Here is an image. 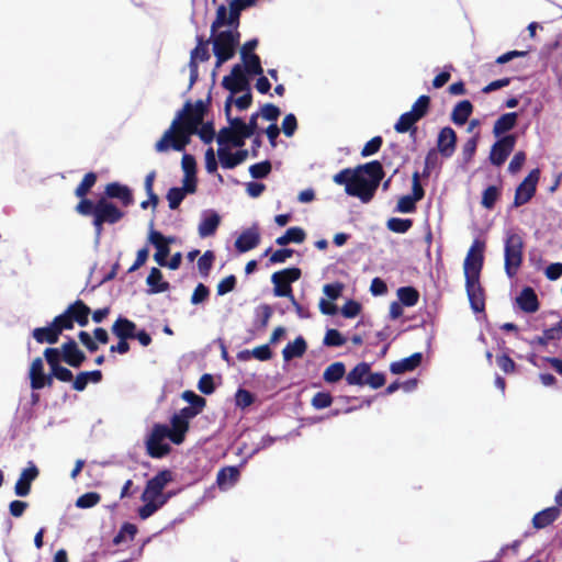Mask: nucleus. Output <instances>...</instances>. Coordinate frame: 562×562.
Here are the masks:
<instances>
[{
  "mask_svg": "<svg viewBox=\"0 0 562 562\" xmlns=\"http://www.w3.org/2000/svg\"><path fill=\"white\" fill-rule=\"evenodd\" d=\"M192 103L187 101L182 110L178 111L171 122L170 127L164 133L162 137L156 143L155 148L159 153L172 148L176 151H183L190 143V137L194 134L196 127L190 119L182 122L190 112Z\"/></svg>",
  "mask_w": 562,
  "mask_h": 562,
  "instance_id": "1",
  "label": "nucleus"
},
{
  "mask_svg": "<svg viewBox=\"0 0 562 562\" xmlns=\"http://www.w3.org/2000/svg\"><path fill=\"white\" fill-rule=\"evenodd\" d=\"M239 40L240 33L237 29L216 31L214 35L211 33L209 41L213 45V54L216 57L215 68L235 56Z\"/></svg>",
  "mask_w": 562,
  "mask_h": 562,
  "instance_id": "2",
  "label": "nucleus"
},
{
  "mask_svg": "<svg viewBox=\"0 0 562 562\" xmlns=\"http://www.w3.org/2000/svg\"><path fill=\"white\" fill-rule=\"evenodd\" d=\"M124 216V212L121 211L113 202L106 200V198H100L97 200V211L92 221L94 227V245L100 244V239L103 233L104 224H116Z\"/></svg>",
  "mask_w": 562,
  "mask_h": 562,
  "instance_id": "3",
  "label": "nucleus"
},
{
  "mask_svg": "<svg viewBox=\"0 0 562 562\" xmlns=\"http://www.w3.org/2000/svg\"><path fill=\"white\" fill-rule=\"evenodd\" d=\"M524 240L519 234L508 232L504 240V268L509 278L516 276L522 263Z\"/></svg>",
  "mask_w": 562,
  "mask_h": 562,
  "instance_id": "4",
  "label": "nucleus"
},
{
  "mask_svg": "<svg viewBox=\"0 0 562 562\" xmlns=\"http://www.w3.org/2000/svg\"><path fill=\"white\" fill-rule=\"evenodd\" d=\"M172 481V472L168 469L159 471L149 479L142 494V501L153 499L158 505H165L170 499V495H164V490Z\"/></svg>",
  "mask_w": 562,
  "mask_h": 562,
  "instance_id": "5",
  "label": "nucleus"
},
{
  "mask_svg": "<svg viewBox=\"0 0 562 562\" xmlns=\"http://www.w3.org/2000/svg\"><path fill=\"white\" fill-rule=\"evenodd\" d=\"M170 428L165 424H155L150 434L146 438L147 453L155 459H160L169 453L170 447L164 442L166 438L170 440Z\"/></svg>",
  "mask_w": 562,
  "mask_h": 562,
  "instance_id": "6",
  "label": "nucleus"
},
{
  "mask_svg": "<svg viewBox=\"0 0 562 562\" xmlns=\"http://www.w3.org/2000/svg\"><path fill=\"white\" fill-rule=\"evenodd\" d=\"M484 244L475 239L464 259L463 270L465 279H480V272L483 267Z\"/></svg>",
  "mask_w": 562,
  "mask_h": 562,
  "instance_id": "7",
  "label": "nucleus"
},
{
  "mask_svg": "<svg viewBox=\"0 0 562 562\" xmlns=\"http://www.w3.org/2000/svg\"><path fill=\"white\" fill-rule=\"evenodd\" d=\"M516 142L517 136L515 134H507L497 138L491 147L490 162L496 167L502 166L514 150Z\"/></svg>",
  "mask_w": 562,
  "mask_h": 562,
  "instance_id": "8",
  "label": "nucleus"
},
{
  "mask_svg": "<svg viewBox=\"0 0 562 562\" xmlns=\"http://www.w3.org/2000/svg\"><path fill=\"white\" fill-rule=\"evenodd\" d=\"M540 179V170L538 168L532 169L521 183L516 188L514 206L518 207L528 203L537 191V184Z\"/></svg>",
  "mask_w": 562,
  "mask_h": 562,
  "instance_id": "9",
  "label": "nucleus"
},
{
  "mask_svg": "<svg viewBox=\"0 0 562 562\" xmlns=\"http://www.w3.org/2000/svg\"><path fill=\"white\" fill-rule=\"evenodd\" d=\"M148 241L156 248V252L154 255L155 261L161 266H167V257L170 254L169 245L175 241L173 237H167L162 235L160 232L150 229L148 235Z\"/></svg>",
  "mask_w": 562,
  "mask_h": 562,
  "instance_id": "10",
  "label": "nucleus"
},
{
  "mask_svg": "<svg viewBox=\"0 0 562 562\" xmlns=\"http://www.w3.org/2000/svg\"><path fill=\"white\" fill-rule=\"evenodd\" d=\"M356 172L359 178L375 188H379L384 177L383 166L379 160H372L364 165L358 166L356 168Z\"/></svg>",
  "mask_w": 562,
  "mask_h": 562,
  "instance_id": "11",
  "label": "nucleus"
},
{
  "mask_svg": "<svg viewBox=\"0 0 562 562\" xmlns=\"http://www.w3.org/2000/svg\"><path fill=\"white\" fill-rule=\"evenodd\" d=\"M106 200H117L122 206H130L134 202L133 192L130 187L121 182H110L104 189Z\"/></svg>",
  "mask_w": 562,
  "mask_h": 562,
  "instance_id": "12",
  "label": "nucleus"
},
{
  "mask_svg": "<svg viewBox=\"0 0 562 562\" xmlns=\"http://www.w3.org/2000/svg\"><path fill=\"white\" fill-rule=\"evenodd\" d=\"M63 361L72 368H79L87 359L85 352L78 347L77 342L68 337L61 345Z\"/></svg>",
  "mask_w": 562,
  "mask_h": 562,
  "instance_id": "13",
  "label": "nucleus"
},
{
  "mask_svg": "<svg viewBox=\"0 0 562 562\" xmlns=\"http://www.w3.org/2000/svg\"><path fill=\"white\" fill-rule=\"evenodd\" d=\"M29 464L30 465L21 472L14 486V493L20 497H25L30 494L32 482L38 476L37 467L33 462Z\"/></svg>",
  "mask_w": 562,
  "mask_h": 562,
  "instance_id": "14",
  "label": "nucleus"
},
{
  "mask_svg": "<svg viewBox=\"0 0 562 562\" xmlns=\"http://www.w3.org/2000/svg\"><path fill=\"white\" fill-rule=\"evenodd\" d=\"M457 145V134L450 126L442 127L439 131L437 139L438 151L446 158H450Z\"/></svg>",
  "mask_w": 562,
  "mask_h": 562,
  "instance_id": "15",
  "label": "nucleus"
},
{
  "mask_svg": "<svg viewBox=\"0 0 562 562\" xmlns=\"http://www.w3.org/2000/svg\"><path fill=\"white\" fill-rule=\"evenodd\" d=\"M260 243V234L257 224L243 231L235 240V248L239 252H247L256 248Z\"/></svg>",
  "mask_w": 562,
  "mask_h": 562,
  "instance_id": "16",
  "label": "nucleus"
},
{
  "mask_svg": "<svg viewBox=\"0 0 562 562\" xmlns=\"http://www.w3.org/2000/svg\"><path fill=\"white\" fill-rule=\"evenodd\" d=\"M465 290L470 302V306L473 310V312H483L485 304L483 289L480 284V279H465Z\"/></svg>",
  "mask_w": 562,
  "mask_h": 562,
  "instance_id": "17",
  "label": "nucleus"
},
{
  "mask_svg": "<svg viewBox=\"0 0 562 562\" xmlns=\"http://www.w3.org/2000/svg\"><path fill=\"white\" fill-rule=\"evenodd\" d=\"M221 224V216L214 210H205L201 214V222L198 232L201 238H206L215 234Z\"/></svg>",
  "mask_w": 562,
  "mask_h": 562,
  "instance_id": "18",
  "label": "nucleus"
},
{
  "mask_svg": "<svg viewBox=\"0 0 562 562\" xmlns=\"http://www.w3.org/2000/svg\"><path fill=\"white\" fill-rule=\"evenodd\" d=\"M376 190L378 188L357 177L353 186L346 188V194L358 198L362 203H369L373 199Z\"/></svg>",
  "mask_w": 562,
  "mask_h": 562,
  "instance_id": "19",
  "label": "nucleus"
},
{
  "mask_svg": "<svg viewBox=\"0 0 562 562\" xmlns=\"http://www.w3.org/2000/svg\"><path fill=\"white\" fill-rule=\"evenodd\" d=\"M516 303L525 313H536L539 310V300L531 286H525L516 297Z\"/></svg>",
  "mask_w": 562,
  "mask_h": 562,
  "instance_id": "20",
  "label": "nucleus"
},
{
  "mask_svg": "<svg viewBox=\"0 0 562 562\" xmlns=\"http://www.w3.org/2000/svg\"><path fill=\"white\" fill-rule=\"evenodd\" d=\"M518 116L517 112H507L502 114L494 123V136L501 138L502 136L507 135V133L517 125Z\"/></svg>",
  "mask_w": 562,
  "mask_h": 562,
  "instance_id": "21",
  "label": "nucleus"
},
{
  "mask_svg": "<svg viewBox=\"0 0 562 562\" xmlns=\"http://www.w3.org/2000/svg\"><path fill=\"white\" fill-rule=\"evenodd\" d=\"M423 358L424 356L422 352H415L409 357L392 362L390 366V371L393 374H402L413 371L422 363Z\"/></svg>",
  "mask_w": 562,
  "mask_h": 562,
  "instance_id": "22",
  "label": "nucleus"
},
{
  "mask_svg": "<svg viewBox=\"0 0 562 562\" xmlns=\"http://www.w3.org/2000/svg\"><path fill=\"white\" fill-rule=\"evenodd\" d=\"M136 329V324L124 316H119L111 328L113 335L122 340L134 339Z\"/></svg>",
  "mask_w": 562,
  "mask_h": 562,
  "instance_id": "23",
  "label": "nucleus"
},
{
  "mask_svg": "<svg viewBox=\"0 0 562 562\" xmlns=\"http://www.w3.org/2000/svg\"><path fill=\"white\" fill-rule=\"evenodd\" d=\"M561 515L558 506L547 507L538 512L532 518V526L536 529H543L554 522Z\"/></svg>",
  "mask_w": 562,
  "mask_h": 562,
  "instance_id": "24",
  "label": "nucleus"
},
{
  "mask_svg": "<svg viewBox=\"0 0 562 562\" xmlns=\"http://www.w3.org/2000/svg\"><path fill=\"white\" fill-rule=\"evenodd\" d=\"M307 349L306 340L303 336H297L293 341L286 344L282 350L284 361H291L294 358H301Z\"/></svg>",
  "mask_w": 562,
  "mask_h": 562,
  "instance_id": "25",
  "label": "nucleus"
},
{
  "mask_svg": "<svg viewBox=\"0 0 562 562\" xmlns=\"http://www.w3.org/2000/svg\"><path fill=\"white\" fill-rule=\"evenodd\" d=\"M240 475L237 467H225L216 475V483L221 490H227L236 484Z\"/></svg>",
  "mask_w": 562,
  "mask_h": 562,
  "instance_id": "26",
  "label": "nucleus"
},
{
  "mask_svg": "<svg viewBox=\"0 0 562 562\" xmlns=\"http://www.w3.org/2000/svg\"><path fill=\"white\" fill-rule=\"evenodd\" d=\"M32 336L38 344L54 345L58 341L60 335L50 322L47 326L33 329Z\"/></svg>",
  "mask_w": 562,
  "mask_h": 562,
  "instance_id": "27",
  "label": "nucleus"
},
{
  "mask_svg": "<svg viewBox=\"0 0 562 562\" xmlns=\"http://www.w3.org/2000/svg\"><path fill=\"white\" fill-rule=\"evenodd\" d=\"M170 423V441L175 445H181L184 441L187 431L189 430V423H184L178 414H173Z\"/></svg>",
  "mask_w": 562,
  "mask_h": 562,
  "instance_id": "28",
  "label": "nucleus"
},
{
  "mask_svg": "<svg viewBox=\"0 0 562 562\" xmlns=\"http://www.w3.org/2000/svg\"><path fill=\"white\" fill-rule=\"evenodd\" d=\"M71 312L72 323H77L79 326L85 327L89 323V314L91 313L90 307L81 300L75 301L69 305Z\"/></svg>",
  "mask_w": 562,
  "mask_h": 562,
  "instance_id": "29",
  "label": "nucleus"
},
{
  "mask_svg": "<svg viewBox=\"0 0 562 562\" xmlns=\"http://www.w3.org/2000/svg\"><path fill=\"white\" fill-rule=\"evenodd\" d=\"M102 380V372L100 370L82 371L77 374L72 381V389L82 392L86 390L89 382L99 383Z\"/></svg>",
  "mask_w": 562,
  "mask_h": 562,
  "instance_id": "30",
  "label": "nucleus"
},
{
  "mask_svg": "<svg viewBox=\"0 0 562 562\" xmlns=\"http://www.w3.org/2000/svg\"><path fill=\"white\" fill-rule=\"evenodd\" d=\"M146 283L149 286L148 293L157 294L167 291L170 288L169 282L162 280L161 271L153 267L147 279Z\"/></svg>",
  "mask_w": 562,
  "mask_h": 562,
  "instance_id": "31",
  "label": "nucleus"
},
{
  "mask_svg": "<svg viewBox=\"0 0 562 562\" xmlns=\"http://www.w3.org/2000/svg\"><path fill=\"white\" fill-rule=\"evenodd\" d=\"M473 112V105L469 100L459 101L451 113V120L456 125H463Z\"/></svg>",
  "mask_w": 562,
  "mask_h": 562,
  "instance_id": "32",
  "label": "nucleus"
},
{
  "mask_svg": "<svg viewBox=\"0 0 562 562\" xmlns=\"http://www.w3.org/2000/svg\"><path fill=\"white\" fill-rule=\"evenodd\" d=\"M370 364L368 362L358 363L347 375L346 381L349 385L362 386L366 384V376L370 373Z\"/></svg>",
  "mask_w": 562,
  "mask_h": 562,
  "instance_id": "33",
  "label": "nucleus"
},
{
  "mask_svg": "<svg viewBox=\"0 0 562 562\" xmlns=\"http://www.w3.org/2000/svg\"><path fill=\"white\" fill-rule=\"evenodd\" d=\"M305 232L297 226L286 229V232L276 239L277 245L286 246L290 243L302 244L305 239Z\"/></svg>",
  "mask_w": 562,
  "mask_h": 562,
  "instance_id": "34",
  "label": "nucleus"
},
{
  "mask_svg": "<svg viewBox=\"0 0 562 562\" xmlns=\"http://www.w3.org/2000/svg\"><path fill=\"white\" fill-rule=\"evenodd\" d=\"M210 41H204L203 36H196V46L190 53V60L198 64V61H207L210 59L209 52Z\"/></svg>",
  "mask_w": 562,
  "mask_h": 562,
  "instance_id": "35",
  "label": "nucleus"
},
{
  "mask_svg": "<svg viewBox=\"0 0 562 562\" xmlns=\"http://www.w3.org/2000/svg\"><path fill=\"white\" fill-rule=\"evenodd\" d=\"M225 25L235 29V23L231 21V14L227 7L225 4H221L216 10V18L212 22L211 33L214 35L216 31H220V29Z\"/></svg>",
  "mask_w": 562,
  "mask_h": 562,
  "instance_id": "36",
  "label": "nucleus"
},
{
  "mask_svg": "<svg viewBox=\"0 0 562 562\" xmlns=\"http://www.w3.org/2000/svg\"><path fill=\"white\" fill-rule=\"evenodd\" d=\"M346 374V367L342 362H334L326 368L323 373V379L327 383H336Z\"/></svg>",
  "mask_w": 562,
  "mask_h": 562,
  "instance_id": "37",
  "label": "nucleus"
},
{
  "mask_svg": "<svg viewBox=\"0 0 562 562\" xmlns=\"http://www.w3.org/2000/svg\"><path fill=\"white\" fill-rule=\"evenodd\" d=\"M397 297H398V301L404 305V306H407V307H411V306H414L417 304L418 302V299H419V293L418 291L413 288V286H401L398 290H397Z\"/></svg>",
  "mask_w": 562,
  "mask_h": 562,
  "instance_id": "38",
  "label": "nucleus"
},
{
  "mask_svg": "<svg viewBox=\"0 0 562 562\" xmlns=\"http://www.w3.org/2000/svg\"><path fill=\"white\" fill-rule=\"evenodd\" d=\"M561 335L559 334L555 325L550 327V328H547L543 330V335L542 336H536L535 338L530 339V340H526L532 348H535L536 346H547L549 341L551 340H558L560 339Z\"/></svg>",
  "mask_w": 562,
  "mask_h": 562,
  "instance_id": "39",
  "label": "nucleus"
},
{
  "mask_svg": "<svg viewBox=\"0 0 562 562\" xmlns=\"http://www.w3.org/2000/svg\"><path fill=\"white\" fill-rule=\"evenodd\" d=\"M137 533V527L131 522H124L119 532L113 538V543L119 546L126 541H132Z\"/></svg>",
  "mask_w": 562,
  "mask_h": 562,
  "instance_id": "40",
  "label": "nucleus"
},
{
  "mask_svg": "<svg viewBox=\"0 0 562 562\" xmlns=\"http://www.w3.org/2000/svg\"><path fill=\"white\" fill-rule=\"evenodd\" d=\"M232 104H233V97L228 95V98L225 101V106H224L225 115H226V119L228 122L227 127L232 128V132L243 131L245 127V121L239 116L232 117V115H231Z\"/></svg>",
  "mask_w": 562,
  "mask_h": 562,
  "instance_id": "41",
  "label": "nucleus"
},
{
  "mask_svg": "<svg viewBox=\"0 0 562 562\" xmlns=\"http://www.w3.org/2000/svg\"><path fill=\"white\" fill-rule=\"evenodd\" d=\"M254 3V0H232L229 2L228 11L231 14V21L235 23V29H237L239 24L240 12L247 7L252 5Z\"/></svg>",
  "mask_w": 562,
  "mask_h": 562,
  "instance_id": "42",
  "label": "nucleus"
},
{
  "mask_svg": "<svg viewBox=\"0 0 562 562\" xmlns=\"http://www.w3.org/2000/svg\"><path fill=\"white\" fill-rule=\"evenodd\" d=\"M52 323L56 330L59 331V335H61L64 330L72 329L74 323L69 306L61 314L57 315Z\"/></svg>",
  "mask_w": 562,
  "mask_h": 562,
  "instance_id": "43",
  "label": "nucleus"
},
{
  "mask_svg": "<svg viewBox=\"0 0 562 562\" xmlns=\"http://www.w3.org/2000/svg\"><path fill=\"white\" fill-rule=\"evenodd\" d=\"M271 282L273 284V294L278 297H288L291 300L293 295L292 288L289 284H282L281 273H273L271 276Z\"/></svg>",
  "mask_w": 562,
  "mask_h": 562,
  "instance_id": "44",
  "label": "nucleus"
},
{
  "mask_svg": "<svg viewBox=\"0 0 562 562\" xmlns=\"http://www.w3.org/2000/svg\"><path fill=\"white\" fill-rule=\"evenodd\" d=\"M245 70L248 75L258 76L263 74L260 57L251 53L246 59H243Z\"/></svg>",
  "mask_w": 562,
  "mask_h": 562,
  "instance_id": "45",
  "label": "nucleus"
},
{
  "mask_svg": "<svg viewBox=\"0 0 562 562\" xmlns=\"http://www.w3.org/2000/svg\"><path fill=\"white\" fill-rule=\"evenodd\" d=\"M217 157L224 169H234L239 165L235 158V154L232 153L228 147H218Z\"/></svg>",
  "mask_w": 562,
  "mask_h": 562,
  "instance_id": "46",
  "label": "nucleus"
},
{
  "mask_svg": "<svg viewBox=\"0 0 562 562\" xmlns=\"http://www.w3.org/2000/svg\"><path fill=\"white\" fill-rule=\"evenodd\" d=\"M210 102V97L206 101L198 100L194 104H192L190 111L194 109V113L190 115L188 119L192 121L195 126L202 124L203 117L207 112V103Z\"/></svg>",
  "mask_w": 562,
  "mask_h": 562,
  "instance_id": "47",
  "label": "nucleus"
},
{
  "mask_svg": "<svg viewBox=\"0 0 562 562\" xmlns=\"http://www.w3.org/2000/svg\"><path fill=\"white\" fill-rule=\"evenodd\" d=\"M186 196H187L186 192L183 190H181L179 187L170 188L166 194V199L168 201L169 209L177 210Z\"/></svg>",
  "mask_w": 562,
  "mask_h": 562,
  "instance_id": "48",
  "label": "nucleus"
},
{
  "mask_svg": "<svg viewBox=\"0 0 562 562\" xmlns=\"http://www.w3.org/2000/svg\"><path fill=\"white\" fill-rule=\"evenodd\" d=\"M386 226L394 233L405 234L413 226V221L411 218L391 217Z\"/></svg>",
  "mask_w": 562,
  "mask_h": 562,
  "instance_id": "49",
  "label": "nucleus"
},
{
  "mask_svg": "<svg viewBox=\"0 0 562 562\" xmlns=\"http://www.w3.org/2000/svg\"><path fill=\"white\" fill-rule=\"evenodd\" d=\"M194 134L198 135L204 144H211L216 136L213 122H206L202 124L200 128L196 126Z\"/></svg>",
  "mask_w": 562,
  "mask_h": 562,
  "instance_id": "50",
  "label": "nucleus"
},
{
  "mask_svg": "<svg viewBox=\"0 0 562 562\" xmlns=\"http://www.w3.org/2000/svg\"><path fill=\"white\" fill-rule=\"evenodd\" d=\"M358 177L356 169L346 168L336 173L333 178L334 182L340 186H353L355 179Z\"/></svg>",
  "mask_w": 562,
  "mask_h": 562,
  "instance_id": "51",
  "label": "nucleus"
},
{
  "mask_svg": "<svg viewBox=\"0 0 562 562\" xmlns=\"http://www.w3.org/2000/svg\"><path fill=\"white\" fill-rule=\"evenodd\" d=\"M272 166L269 160L254 164L249 167V173L254 179H263L271 172Z\"/></svg>",
  "mask_w": 562,
  "mask_h": 562,
  "instance_id": "52",
  "label": "nucleus"
},
{
  "mask_svg": "<svg viewBox=\"0 0 562 562\" xmlns=\"http://www.w3.org/2000/svg\"><path fill=\"white\" fill-rule=\"evenodd\" d=\"M101 499V496L97 492H87L80 495L76 501L78 508L88 509L95 506Z\"/></svg>",
  "mask_w": 562,
  "mask_h": 562,
  "instance_id": "53",
  "label": "nucleus"
},
{
  "mask_svg": "<svg viewBox=\"0 0 562 562\" xmlns=\"http://www.w3.org/2000/svg\"><path fill=\"white\" fill-rule=\"evenodd\" d=\"M394 130L401 134L409 132L412 138H415L417 132L416 126L411 122L409 116L405 113L400 116L394 125Z\"/></svg>",
  "mask_w": 562,
  "mask_h": 562,
  "instance_id": "54",
  "label": "nucleus"
},
{
  "mask_svg": "<svg viewBox=\"0 0 562 562\" xmlns=\"http://www.w3.org/2000/svg\"><path fill=\"white\" fill-rule=\"evenodd\" d=\"M480 139V134L476 133L474 136L469 138L462 147V159L464 164H468L472 160L475 155L477 144Z\"/></svg>",
  "mask_w": 562,
  "mask_h": 562,
  "instance_id": "55",
  "label": "nucleus"
},
{
  "mask_svg": "<svg viewBox=\"0 0 562 562\" xmlns=\"http://www.w3.org/2000/svg\"><path fill=\"white\" fill-rule=\"evenodd\" d=\"M499 196V189L496 186H488L482 193V205L491 210L494 207L497 199Z\"/></svg>",
  "mask_w": 562,
  "mask_h": 562,
  "instance_id": "56",
  "label": "nucleus"
},
{
  "mask_svg": "<svg viewBox=\"0 0 562 562\" xmlns=\"http://www.w3.org/2000/svg\"><path fill=\"white\" fill-rule=\"evenodd\" d=\"M97 182V175L94 172H88L85 175L83 179L77 187L75 194L78 198H83L87 195V193L90 191V189Z\"/></svg>",
  "mask_w": 562,
  "mask_h": 562,
  "instance_id": "57",
  "label": "nucleus"
},
{
  "mask_svg": "<svg viewBox=\"0 0 562 562\" xmlns=\"http://www.w3.org/2000/svg\"><path fill=\"white\" fill-rule=\"evenodd\" d=\"M187 403H189V407L194 408L199 413L206 405V401L203 396L196 394L193 391H184L181 396Z\"/></svg>",
  "mask_w": 562,
  "mask_h": 562,
  "instance_id": "58",
  "label": "nucleus"
},
{
  "mask_svg": "<svg viewBox=\"0 0 562 562\" xmlns=\"http://www.w3.org/2000/svg\"><path fill=\"white\" fill-rule=\"evenodd\" d=\"M345 342L346 339L341 333L334 328L327 329L323 340V344L327 347H341Z\"/></svg>",
  "mask_w": 562,
  "mask_h": 562,
  "instance_id": "59",
  "label": "nucleus"
},
{
  "mask_svg": "<svg viewBox=\"0 0 562 562\" xmlns=\"http://www.w3.org/2000/svg\"><path fill=\"white\" fill-rule=\"evenodd\" d=\"M144 505L138 508V516L140 519L145 520L153 516L158 509H160L164 505H158L159 503L153 499L143 501Z\"/></svg>",
  "mask_w": 562,
  "mask_h": 562,
  "instance_id": "60",
  "label": "nucleus"
},
{
  "mask_svg": "<svg viewBox=\"0 0 562 562\" xmlns=\"http://www.w3.org/2000/svg\"><path fill=\"white\" fill-rule=\"evenodd\" d=\"M417 201L411 195L406 194L398 199L396 211L404 214H409L415 212Z\"/></svg>",
  "mask_w": 562,
  "mask_h": 562,
  "instance_id": "61",
  "label": "nucleus"
},
{
  "mask_svg": "<svg viewBox=\"0 0 562 562\" xmlns=\"http://www.w3.org/2000/svg\"><path fill=\"white\" fill-rule=\"evenodd\" d=\"M76 211L83 216L92 215L94 217L97 211V201L93 202L90 199L81 198L80 202L76 206Z\"/></svg>",
  "mask_w": 562,
  "mask_h": 562,
  "instance_id": "62",
  "label": "nucleus"
},
{
  "mask_svg": "<svg viewBox=\"0 0 562 562\" xmlns=\"http://www.w3.org/2000/svg\"><path fill=\"white\" fill-rule=\"evenodd\" d=\"M255 402V396L245 389H238L235 394V404L237 407L246 408Z\"/></svg>",
  "mask_w": 562,
  "mask_h": 562,
  "instance_id": "63",
  "label": "nucleus"
},
{
  "mask_svg": "<svg viewBox=\"0 0 562 562\" xmlns=\"http://www.w3.org/2000/svg\"><path fill=\"white\" fill-rule=\"evenodd\" d=\"M333 397L328 392H317L312 398V406L315 409H324L331 405Z\"/></svg>",
  "mask_w": 562,
  "mask_h": 562,
  "instance_id": "64",
  "label": "nucleus"
}]
</instances>
